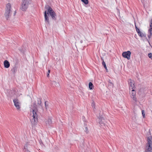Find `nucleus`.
<instances>
[{"label":"nucleus","mask_w":152,"mask_h":152,"mask_svg":"<svg viewBox=\"0 0 152 152\" xmlns=\"http://www.w3.org/2000/svg\"><path fill=\"white\" fill-rule=\"evenodd\" d=\"M47 9V11H45L44 12V17L45 23L48 24L50 23L48 15L49 14L51 16L52 19L56 20V13L53 9L49 6H48L45 7Z\"/></svg>","instance_id":"1"},{"label":"nucleus","mask_w":152,"mask_h":152,"mask_svg":"<svg viewBox=\"0 0 152 152\" xmlns=\"http://www.w3.org/2000/svg\"><path fill=\"white\" fill-rule=\"evenodd\" d=\"M145 152H152V138L151 137L148 138V143Z\"/></svg>","instance_id":"2"},{"label":"nucleus","mask_w":152,"mask_h":152,"mask_svg":"<svg viewBox=\"0 0 152 152\" xmlns=\"http://www.w3.org/2000/svg\"><path fill=\"white\" fill-rule=\"evenodd\" d=\"M37 108L36 107L35 109L33 110V115L30 118L31 122L33 124H35L37 121Z\"/></svg>","instance_id":"3"},{"label":"nucleus","mask_w":152,"mask_h":152,"mask_svg":"<svg viewBox=\"0 0 152 152\" xmlns=\"http://www.w3.org/2000/svg\"><path fill=\"white\" fill-rule=\"evenodd\" d=\"M11 5L10 4V3L7 4L6 6L5 13H4V16L7 20L9 18V17H10L11 15Z\"/></svg>","instance_id":"4"},{"label":"nucleus","mask_w":152,"mask_h":152,"mask_svg":"<svg viewBox=\"0 0 152 152\" xmlns=\"http://www.w3.org/2000/svg\"><path fill=\"white\" fill-rule=\"evenodd\" d=\"M31 2V0H23L20 8L23 11H26Z\"/></svg>","instance_id":"5"},{"label":"nucleus","mask_w":152,"mask_h":152,"mask_svg":"<svg viewBox=\"0 0 152 152\" xmlns=\"http://www.w3.org/2000/svg\"><path fill=\"white\" fill-rule=\"evenodd\" d=\"M13 102L17 110L20 111L21 108V103L20 100L17 98H15L13 100Z\"/></svg>","instance_id":"6"},{"label":"nucleus","mask_w":152,"mask_h":152,"mask_svg":"<svg viewBox=\"0 0 152 152\" xmlns=\"http://www.w3.org/2000/svg\"><path fill=\"white\" fill-rule=\"evenodd\" d=\"M130 96L134 101L135 102H137V98L136 97V91L135 89H131L129 91Z\"/></svg>","instance_id":"7"},{"label":"nucleus","mask_w":152,"mask_h":152,"mask_svg":"<svg viewBox=\"0 0 152 152\" xmlns=\"http://www.w3.org/2000/svg\"><path fill=\"white\" fill-rule=\"evenodd\" d=\"M128 84L129 85V90H131V89H135V86H134V82L131 79H129L128 81Z\"/></svg>","instance_id":"8"},{"label":"nucleus","mask_w":152,"mask_h":152,"mask_svg":"<svg viewBox=\"0 0 152 152\" xmlns=\"http://www.w3.org/2000/svg\"><path fill=\"white\" fill-rule=\"evenodd\" d=\"M131 54V52L128 51L126 52H123L122 54V56L124 58H126L128 60H129Z\"/></svg>","instance_id":"9"},{"label":"nucleus","mask_w":152,"mask_h":152,"mask_svg":"<svg viewBox=\"0 0 152 152\" xmlns=\"http://www.w3.org/2000/svg\"><path fill=\"white\" fill-rule=\"evenodd\" d=\"M104 118L103 117L100 116L98 118V122L100 124H103L104 123Z\"/></svg>","instance_id":"10"},{"label":"nucleus","mask_w":152,"mask_h":152,"mask_svg":"<svg viewBox=\"0 0 152 152\" xmlns=\"http://www.w3.org/2000/svg\"><path fill=\"white\" fill-rule=\"evenodd\" d=\"M4 66L5 68H8L10 66V64L7 60H5L4 62Z\"/></svg>","instance_id":"11"},{"label":"nucleus","mask_w":152,"mask_h":152,"mask_svg":"<svg viewBox=\"0 0 152 152\" xmlns=\"http://www.w3.org/2000/svg\"><path fill=\"white\" fill-rule=\"evenodd\" d=\"M150 28L148 30V32H149L150 35L148 36V37L150 38L151 36L152 35V26L150 27Z\"/></svg>","instance_id":"12"},{"label":"nucleus","mask_w":152,"mask_h":152,"mask_svg":"<svg viewBox=\"0 0 152 152\" xmlns=\"http://www.w3.org/2000/svg\"><path fill=\"white\" fill-rule=\"evenodd\" d=\"M37 104L38 105H40L41 104V98H38L37 99Z\"/></svg>","instance_id":"13"},{"label":"nucleus","mask_w":152,"mask_h":152,"mask_svg":"<svg viewBox=\"0 0 152 152\" xmlns=\"http://www.w3.org/2000/svg\"><path fill=\"white\" fill-rule=\"evenodd\" d=\"M89 88L90 90L94 88V86L91 82H89Z\"/></svg>","instance_id":"14"},{"label":"nucleus","mask_w":152,"mask_h":152,"mask_svg":"<svg viewBox=\"0 0 152 152\" xmlns=\"http://www.w3.org/2000/svg\"><path fill=\"white\" fill-rule=\"evenodd\" d=\"M29 145L28 143H27L26 144L25 146L24 147V149L25 150V151H28V150L27 149L28 146Z\"/></svg>","instance_id":"15"},{"label":"nucleus","mask_w":152,"mask_h":152,"mask_svg":"<svg viewBox=\"0 0 152 152\" xmlns=\"http://www.w3.org/2000/svg\"><path fill=\"white\" fill-rule=\"evenodd\" d=\"M81 1L83 2L85 4H87L88 3V0H81Z\"/></svg>","instance_id":"16"},{"label":"nucleus","mask_w":152,"mask_h":152,"mask_svg":"<svg viewBox=\"0 0 152 152\" xmlns=\"http://www.w3.org/2000/svg\"><path fill=\"white\" fill-rule=\"evenodd\" d=\"M137 33L139 36L141 37H142L143 36V34L140 31L138 32Z\"/></svg>","instance_id":"17"},{"label":"nucleus","mask_w":152,"mask_h":152,"mask_svg":"<svg viewBox=\"0 0 152 152\" xmlns=\"http://www.w3.org/2000/svg\"><path fill=\"white\" fill-rule=\"evenodd\" d=\"M102 64L104 66V68H105V69H107V67L106 66V64L104 61H103L102 62Z\"/></svg>","instance_id":"18"},{"label":"nucleus","mask_w":152,"mask_h":152,"mask_svg":"<svg viewBox=\"0 0 152 152\" xmlns=\"http://www.w3.org/2000/svg\"><path fill=\"white\" fill-rule=\"evenodd\" d=\"M148 56L149 58L152 60V53H149L148 54Z\"/></svg>","instance_id":"19"},{"label":"nucleus","mask_w":152,"mask_h":152,"mask_svg":"<svg viewBox=\"0 0 152 152\" xmlns=\"http://www.w3.org/2000/svg\"><path fill=\"white\" fill-rule=\"evenodd\" d=\"M48 124H51L52 122L51 119L50 118L48 119Z\"/></svg>","instance_id":"20"},{"label":"nucleus","mask_w":152,"mask_h":152,"mask_svg":"<svg viewBox=\"0 0 152 152\" xmlns=\"http://www.w3.org/2000/svg\"><path fill=\"white\" fill-rule=\"evenodd\" d=\"M142 115L143 117H144L145 116V112L143 110L142 111Z\"/></svg>","instance_id":"21"},{"label":"nucleus","mask_w":152,"mask_h":152,"mask_svg":"<svg viewBox=\"0 0 152 152\" xmlns=\"http://www.w3.org/2000/svg\"><path fill=\"white\" fill-rule=\"evenodd\" d=\"M11 71L13 74H15V73L16 70L15 69H14V68L12 69L11 70Z\"/></svg>","instance_id":"22"},{"label":"nucleus","mask_w":152,"mask_h":152,"mask_svg":"<svg viewBox=\"0 0 152 152\" xmlns=\"http://www.w3.org/2000/svg\"><path fill=\"white\" fill-rule=\"evenodd\" d=\"M135 27L136 29V31L137 32H138L140 31V30L137 28V26H135Z\"/></svg>","instance_id":"23"},{"label":"nucleus","mask_w":152,"mask_h":152,"mask_svg":"<svg viewBox=\"0 0 152 152\" xmlns=\"http://www.w3.org/2000/svg\"><path fill=\"white\" fill-rule=\"evenodd\" d=\"M50 70H48V73H47V77H48L49 76V74L50 73Z\"/></svg>","instance_id":"24"},{"label":"nucleus","mask_w":152,"mask_h":152,"mask_svg":"<svg viewBox=\"0 0 152 152\" xmlns=\"http://www.w3.org/2000/svg\"><path fill=\"white\" fill-rule=\"evenodd\" d=\"M46 102H45V107H46Z\"/></svg>","instance_id":"25"},{"label":"nucleus","mask_w":152,"mask_h":152,"mask_svg":"<svg viewBox=\"0 0 152 152\" xmlns=\"http://www.w3.org/2000/svg\"><path fill=\"white\" fill-rule=\"evenodd\" d=\"M86 130H88V129H87V127H86Z\"/></svg>","instance_id":"26"}]
</instances>
